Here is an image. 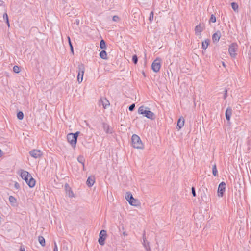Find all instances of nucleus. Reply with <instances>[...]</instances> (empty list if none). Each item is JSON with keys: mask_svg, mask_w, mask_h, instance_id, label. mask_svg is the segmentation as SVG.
<instances>
[{"mask_svg": "<svg viewBox=\"0 0 251 251\" xmlns=\"http://www.w3.org/2000/svg\"><path fill=\"white\" fill-rule=\"evenodd\" d=\"M77 161L81 163L83 166V169L84 170L85 165H84V162H85V159L82 155H79L77 157Z\"/></svg>", "mask_w": 251, "mask_h": 251, "instance_id": "nucleus-20", "label": "nucleus"}, {"mask_svg": "<svg viewBox=\"0 0 251 251\" xmlns=\"http://www.w3.org/2000/svg\"><path fill=\"white\" fill-rule=\"evenodd\" d=\"M13 71L16 73H18L20 72V69L19 68V67H18V66H14L13 67Z\"/></svg>", "mask_w": 251, "mask_h": 251, "instance_id": "nucleus-31", "label": "nucleus"}, {"mask_svg": "<svg viewBox=\"0 0 251 251\" xmlns=\"http://www.w3.org/2000/svg\"><path fill=\"white\" fill-rule=\"evenodd\" d=\"M78 72L77 75V81L80 83L83 80V77L84 73L85 68L83 64L78 65Z\"/></svg>", "mask_w": 251, "mask_h": 251, "instance_id": "nucleus-7", "label": "nucleus"}, {"mask_svg": "<svg viewBox=\"0 0 251 251\" xmlns=\"http://www.w3.org/2000/svg\"><path fill=\"white\" fill-rule=\"evenodd\" d=\"M86 183H87V185L89 187L92 186L95 183L94 177H92V176L89 177L87 180Z\"/></svg>", "mask_w": 251, "mask_h": 251, "instance_id": "nucleus-17", "label": "nucleus"}, {"mask_svg": "<svg viewBox=\"0 0 251 251\" xmlns=\"http://www.w3.org/2000/svg\"><path fill=\"white\" fill-rule=\"evenodd\" d=\"M161 67V60L160 58H156L154 61L152 62L151 65V68L152 70L154 72H158L160 69Z\"/></svg>", "mask_w": 251, "mask_h": 251, "instance_id": "nucleus-8", "label": "nucleus"}, {"mask_svg": "<svg viewBox=\"0 0 251 251\" xmlns=\"http://www.w3.org/2000/svg\"><path fill=\"white\" fill-rule=\"evenodd\" d=\"M30 155L35 158H38L42 156V152L39 150H32L29 152Z\"/></svg>", "mask_w": 251, "mask_h": 251, "instance_id": "nucleus-11", "label": "nucleus"}, {"mask_svg": "<svg viewBox=\"0 0 251 251\" xmlns=\"http://www.w3.org/2000/svg\"><path fill=\"white\" fill-rule=\"evenodd\" d=\"M143 245L147 251H149L150 250L149 242L146 240L145 237V231L144 232L143 235Z\"/></svg>", "mask_w": 251, "mask_h": 251, "instance_id": "nucleus-12", "label": "nucleus"}, {"mask_svg": "<svg viewBox=\"0 0 251 251\" xmlns=\"http://www.w3.org/2000/svg\"><path fill=\"white\" fill-rule=\"evenodd\" d=\"M212 174L215 176H217L218 175V171L215 164L212 166Z\"/></svg>", "mask_w": 251, "mask_h": 251, "instance_id": "nucleus-23", "label": "nucleus"}, {"mask_svg": "<svg viewBox=\"0 0 251 251\" xmlns=\"http://www.w3.org/2000/svg\"><path fill=\"white\" fill-rule=\"evenodd\" d=\"M17 116L18 119L22 120L24 118V114L22 111H19L17 113Z\"/></svg>", "mask_w": 251, "mask_h": 251, "instance_id": "nucleus-28", "label": "nucleus"}, {"mask_svg": "<svg viewBox=\"0 0 251 251\" xmlns=\"http://www.w3.org/2000/svg\"><path fill=\"white\" fill-rule=\"evenodd\" d=\"M14 187L16 189H18L20 188V185L18 182H16L14 184Z\"/></svg>", "mask_w": 251, "mask_h": 251, "instance_id": "nucleus-39", "label": "nucleus"}, {"mask_svg": "<svg viewBox=\"0 0 251 251\" xmlns=\"http://www.w3.org/2000/svg\"><path fill=\"white\" fill-rule=\"evenodd\" d=\"M132 145L134 148L141 149L143 148V144L139 137L136 134H133L131 137Z\"/></svg>", "mask_w": 251, "mask_h": 251, "instance_id": "nucleus-4", "label": "nucleus"}, {"mask_svg": "<svg viewBox=\"0 0 251 251\" xmlns=\"http://www.w3.org/2000/svg\"><path fill=\"white\" fill-rule=\"evenodd\" d=\"M21 177L26 182L29 187L32 188L35 186L36 181L27 171L21 170Z\"/></svg>", "mask_w": 251, "mask_h": 251, "instance_id": "nucleus-1", "label": "nucleus"}, {"mask_svg": "<svg viewBox=\"0 0 251 251\" xmlns=\"http://www.w3.org/2000/svg\"><path fill=\"white\" fill-rule=\"evenodd\" d=\"M222 65H223V66H224V67H225V66H226V65H225V63H224V62H222Z\"/></svg>", "mask_w": 251, "mask_h": 251, "instance_id": "nucleus-45", "label": "nucleus"}, {"mask_svg": "<svg viewBox=\"0 0 251 251\" xmlns=\"http://www.w3.org/2000/svg\"><path fill=\"white\" fill-rule=\"evenodd\" d=\"M227 90L226 89L225 90V94H224V96H223V98L224 99H226L227 98Z\"/></svg>", "mask_w": 251, "mask_h": 251, "instance_id": "nucleus-40", "label": "nucleus"}, {"mask_svg": "<svg viewBox=\"0 0 251 251\" xmlns=\"http://www.w3.org/2000/svg\"><path fill=\"white\" fill-rule=\"evenodd\" d=\"M79 133L80 132L79 131H77L75 133H69L67 135L68 142L71 144L74 149L76 147L77 139Z\"/></svg>", "mask_w": 251, "mask_h": 251, "instance_id": "nucleus-3", "label": "nucleus"}, {"mask_svg": "<svg viewBox=\"0 0 251 251\" xmlns=\"http://www.w3.org/2000/svg\"><path fill=\"white\" fill-rule=\"evenodd\" d=\"M149 108L148 107H144V106H140L138 110V113L143 115L144 116L148 119L153 120L155 118V114L151 111L149 110Z\"/></svg>", "mask_w": 251, "mask_h": 251, "instance_id": "nucleus-2", "label": "nucleus"}, {"mask_svg": "<svg viewBox=\"0 0 251 251\" xmlns=\"http://www.w3.org/2000/svg\"><path fill=\"white\" fill-rule=\"evenodd\" d=\"M238 49V45L236 43H233L230 45L228 48V52L230 56L235 58L236 55V51Z\"/></svg>", "mask_w": 251, "mask_h": 251, "instance_id": "nucleus-6", "label": "nucleus"}, {"mask_svg": "<svg viewBox=\"0 0 251 251\" xmlns=\"http://www.w3.org/2000/svg\"><path fill=\"white\" fill-rule=\"evenodd\" d=\"M20 251H25V248H21V249H20Z\"/></svg>", "mask_w": 251, "mask_h": 251, "instance_id": "nucleus-43", "label": "nucleus"}, {"mask_svg": "<svg viewBox=\"0 0 251 251\" xmlns=\"http://www.w3.org/2000/svg\"><path fill=\"white\" fill-rule=\"evenodd\" d=\"M123 234L124 236H127V234L125 232H124L123 233Z\"/></svg>", "mask_w": 251, "mask_h": 251, "instance_id": "nucleus-44", "label": "nucleus"}, {"mask_svg": "<svg viewBox=\"0 0 251 251\" xmlns=\"http://www.w3.org/2000/svg\"><path fill=\"white\" fill-rule=\"evenodd\" d=\"M3 19L5 20L6 21L8 20V16L6 12H4L3 15Z\"/></svg>", "mask_w": 251, "mask_h": 251, "instance_id": "nucleus-37", "label": "nucleus"}, {"mask_svg": "<svg viewBox=\"0 0 251 251\" xmlns=\"http://www.w3.org/2000/svg\"><path fill=\"white\" fill-rule=\"evenodd\" d=\"M153 15H154L153 12L151 11L150 12V16H149V20L151 22L153 20Z\"/></svg>", "mask_w": 251, "mask_h": 251, "instance_id": "nucleus-34", "label": "nucleus"}, {"mask_svg": "<svg viewBox=\"0 0 251 251\" xmlns=\"http://www.w3.org/2000/svg\"><path fill=\"white\" fill-rule=\"evenodd\" d=\"M132 60L133 62L134 63V64H136L137 63L138 60L137 56L136 55H134L132 56Z\"/></svg>", "mask_w": 251, "mask_h": 251, "instance_id": "nucleus-30", "label": "nucleus"}, {"mask_svg": "<svg viewBox=\"0 0 251 251\" xmlns=\"http://www.w3.org/2000/svg\"><path fill=\"white\" fill-rule=\"evenodd\" d=\"M53 251H58V247L55 242H54V247L53 249Z\"/></svg>", "mask_w": 251, "mask_h": 251, "instance_id": "nucleus-41", "label": "nucleus"}, {"mask_svg": "<svg viewBox=\"0 0 251 251\" xmlns=\"http://www.w3.org/2000/svg\"><path fill=\"white\" fill-rule=\"evenodd\" d=\"M100 56L101 58H102L103 59H107V53L104 50L100 51Z\"/></svg>", "mask_w": 251, "mask_h": 251, "instance_id": "nucleus-21", "label": "nucleus"}, {"mask_svg": "<svg viewBox=\"0 0 251 251\" xmlns=\"http://www.w3.org/2000/svg\"><path fill=\"white\" fill-rule=\"evenodd\" d=\"M112 20L114 22H118L119 20V17L115 15L113 17Z\"/></svg>", "mask_w": 251, "mask_h": 251, "instance_id": "nucleus-36", "label": "nucleus"}, {"mask_svg": "<svg viewBox=\"0 0 251 251\" xmlns=\"http://www.w3.org/2000/svg\"><path fill=\"white\" fill-rule=\"evenodd\" d=\"M209 40H205L204 42H202V47L203 49L206 50L207 48V47L209 45Z\"/></svg>", "mask_w": 251, "mask_h": 251, "instance_id": "nucleus-24", "label": "nucleus"}, {"mask_svg": "<svg viewBox=\"0 0 251 251\" xmlns=\"http://www.w3.org/2000/svg\"><path fill=\"white\" fill-rule=\"evenodd\" d=\"M184 124V119L183 118H180L177 121V126L179 127V129L182 127Z\"/></svg>", "mask_w": 251, "mask_h": 251, "instance_id": "nucleus-18", "label": "nucleus"}, {"mask_svg": "<svg viewBox=\"0 0 251 251\" xmlns=\"http://www.w3.org/2000/svg\"><path fill=\"white\" fill-rule=\"evenodd\" d=\"M226 189V183L224 182H221L218 188V195L222 197Z\"/></svg>", "mask_w": 251, "mask_h": 251, "instance_id": "nucleus-10", "label": "nucleus"}, {"mask_svg": "<svg viewBox=\"0 0 251 251\" xmlns=\"http://www.w3.org/2000/svg\"><path fill=\"white\" fill-rule=\"evenodd\" d=\"M68 40L69 44V46L70 47L71 51L73 53H74L73 47L72 44L71 43L70 38L69 36L68 37Z\"/></svg>", "mask_w": 251, "mask_h": 251, "instance_id": "nucleus-29", "label": "nucleus"}, {"mask_svg": "<svg viewBox=\"0 0 251 251\" xmlns=\"http://www.w3.org/2000/svg\"><path fill=\"white\" fill-rule=\"evenodd\" d=\"M203 29V27L202 25L200 24L197 25L195 27V33L197 35H200L201 34V32L202 31Z\"/></svg>", "mask_w": 251, "mask_h": 251, "instance_id": "nucleus-16", "label": "nucleus"}, {"mask_svg": "<svg viewBox=\"0 0 251 251\" xmlns=\"http://www.w3.org/2000/svg\"><path fill=\"white\" fill-rule=\"evenodd\" d=\"M9 201L12 206H14L16 205L17 200L14 197L12 196H9Z\"/></svg>", "mask_w": 251, "mask_h": 251, "instance_id": "nucleus-19", "label": "nucleus"}, {"mask_svg": "<svg viewBox=\"0 0 251 251\" xmlns=\"http://www.w3.org/2000/svg\"><path fill=\"white\" fill-rule=\"evenodd\" d=\"M38 241L42 246L44 247L45 246V240L43 236H39Z\"/></svg>", "mask_w": 251, "mask_h": 251, "instance_id": "nucleus-22", "label": "nucleus"}, {"mask_svg": "<svg viewBox=\"0 0 251 251\" xmlns=\"http://www.w3.org/2000/svg\"><path fill=\"white\" fill-rule=\"evenodd\" d=\"M1 151L0 149V157L1 156Z\"/></svg>", "mask_w": 251, "mask_h": 251, "instance_id": "nucleus-46", "label": "nucleus"}, {"mask_svg": "<svg viewBox=\"0 0 251 251\" xmlns=\"http://www.w3.org/2000/svg\"><path fill=\"white\" fill-rule=\"evenodd\" d=\"M67 193L70 198H73L75 197L73 192L70 188L67 190Z\"/></svg>", "mask_w": 251, "mask_h": 251, "instance_id": "nucleus-27", "label": "nucleus"}, {"mask_svg": "<svg viewBox=\"0 0 251 251\" xmlns=\"http://www.w3.org/2000/svg\"><path fill=\"white\" fill-rule=\"evenodd\" d=\"M192 193L194 197L196 196V192H195V189L194 187H192Z\"/></svg>", "mask_w": 251, "mask_h": 251, "instance_id": "nucleus-38", "label": "nucleus"}, {"mask_svg": "<svg viewBox=\"0 0 251 251\" xmlns=\"http://www.w3.org/2000/svg\"><path fill=\"white\" fill-rule=\"evenodd\" d=\"M126 199L129 202V203L132 206H137L138 204V201L137 200L135 199L132 194L128 192H126L125 195Z\"/></svg>", "mask_w": 251, "mask_h": 251, "instance_id": "nucleus-5", "label": "nucleus"}, {"mask_svg": "<svg viewBox=\"0 0 251 251\" xmlns=\"http://www.w3.org/2000/svg\"><path fill=\"white\" fill-rule=\"evenodd\" d=\"M232 110L231 107H228L227 108L226 111V118L227 121H229L230 119V117L232 115Z\"/></svg>", "mask_w": 251, "mask_h": 251, "instance_id": "nucleus-15", "label": "nucleus"}, {"mask_svg": "<svg viewBox=\"0 0 251 251\" xmlns=\"http://www.w3.org/2000/svg\"><path fill=\"white\" fill-rule=\"evenodd\" d=\"M216 17L214 15L212 14L211 15V17L210 18V20H209L210 22L215 23L216 22Z\"/></svg>", "mask_w": 251, "mask_h": 251, "instance_id": "nucleus-33", "label": "nucleus"}, {"mask_svg": "<svg viewBox=\"0 0 251 251\" xmlns=\"http://www.w3.org/2000/svg\"><path fill=\"white\" fill-rule=\"evenodd\" d=\"M100 47L101 49H105L106 48V44H105V42L104 41V40L102 39V40H101V41H100Z\"/></svg>", "mask_w": 251, "mask_h": 251, "instance_id": "nucleus-26", "label": "nucleus"}, {"mask_svg": "<svg viewBox=\"0 0 251 251\" xmlns=\"http://www.w3.org/2000/svg\"><path fill=\"white\" fill-rule=\"evenodd\" d=\"M107 236L106 231L104 230L100 231L99 234V243L100 245H104L105 243V240Z\"/></svg>", "mask_w": 251, "mask_h": 251, "instance_id": "nucleus-9", "label": "nucleus"}, {"mask_svg": "<svg viewBox=\"0 0 251 251\" xmlns=\"http://www.w3.org/2000/svg\"><path fill=\"white\" fill-rule=\"evenodd\" d=\"M221 37V33L218 31L212 35V40L213 42H217L219 41Z\"/></svg>", "mask_w": 251, "mask_h": 251, "instance_id": "nucleus-14", "label": "nucleus"}, {"mask_svg": "<svg viewBox=\"0 0 251 251\" xmlns=\"http://www.w3.org/2000/svg\"><path fill=\"white\" fill-rule=\"evenodd\" d=\"M103 128L107 134H111L112 133V129L110 128V126L106 123L102 124Z\"/></svg>", "mask_w": 251, "mask_h": 251, "instance_id": "nucleus-13", "label": "nucleus"}, {"mask_svg": "<svg viewBox=\"0 0 251 251\" xmlns=\"http://www.w3.org/2000/svg\"><path fill=\"white\" fill-rule=\"evenodd\" d=\"M231 7H232V8L233 9V10L235 12H238V5L237 4V3H235V2H232L231 3Z\"/></svg>", "mask_w": 251, "mask_h": 251, "instance_id": "nucleus-25", "label": "nucleus"}, {"mask_svg": "<svg viewBox=\"0 0 251 251\" xmlns=\"http://www.w3.org/2000/svg\"><path fill=\"white\" fill-rule=\"evenodd\" d=\"M76 23H77V24H79V21H76Z\"/></svg>", "mask_w": 251, "mask_h": 251, "instance_id": "nucleus-47", "label": "nucleus"}, {"mask_svg": "<svg viewBox=\"0 0 251 251\" xmlns=\"http://www.w3.org/2000/svg\"><path fill=\"white\" fill-rule=\"evenodd\" d=\"M102 105L103 106V107L104 108H105V107L107 105H109V102L106 99L104 100V101H102Z\"/></svg>", "mask_w": 251, "mask_h": 251, "instance_id": "nucleus-32", "label": "nucleus"}, {"mask_svg": "<svg viewBox=\"0 0 251 251\" xmlns=\"http://www.w3.org/2000/svg\"><path fill=\"white\" fill-rule=\"evenodd\" d=\"M135 107V104L134 103L132 104L129 107V110L130 111H132L134 109Z\"/></svg>", "mask_w": 251, "mask_h": 251, "instance_id": "nucleus-35", "label": "nucleus"}, {"mask_svg": "<svg viewBox=\"0 0 251 251\" xmlns=\"http://www.w3.org/2000/svg\"><path fill=\"white\" fill-rule=\"evenodd\" d=\"M6 22L7 23V25L9 27L10 26V24H9V20H6Z\"/></svg>", "mask_w": 251, "mask_h": 251, "instance_id": "nucleus-42", "label": "nucleus"}]
</instances>
